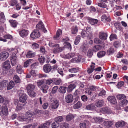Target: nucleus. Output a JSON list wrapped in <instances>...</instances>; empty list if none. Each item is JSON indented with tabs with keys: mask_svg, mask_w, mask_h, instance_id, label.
<instances>
[{
	"mask_svg": "<svg viewBox=\"0 0 128 128\" xmlns=\"http://www.w3.org/2000/svg\"><path fill=\"white\" fill-rule=\"evenodd\" d=\"M35 86L33 84H29L26 86V89L28 95L31 97L36 96V93L34 91Z\"/></svg>",
	"mask_w": 128,
	"mask_h": 128,
	"instance_id": "1",
	"label": "nucleus"
},
{
	"mask_svg": "<svg viewBox=\"0 0 128 128\" xmlns=\"http://www.w3.org/2000/svg\"><path fill=\"white\" fill-rule=\"evenodd\" d=\"M18 94L20 96L19 98L20 101L22 103L26 102L27 99V95L24 93V91L22 90H20L18 92Z\"/></svg>",
	"mask_w": 128,
	"mask_h": 128,
	"instance_id": "2",
	"label": "nucleus"
},
{
	"mask_svg": "<svg viewBox=\"0 0 128 128\" xmlns=\"http://www.w3.org/2000/svg\"><path fill=\"white\" fill-rule=\"evenodd\" d=\"M10 62L9 60H6L2 63V67L4 70H5V74L7 73V70H9L10 67Z\"/></svg>",
	"mask_w": 128,
	"mask_h": 128,
	"instance_id": "3",
	"label": "nucleus"
},
{
	"mask_svg": "<svg viewBox=\"0 0 128 128\" xmlns=\"http://www.w3.org/2000/svg\"><path fill=\"white\" fill-rule=\"evenodd\" d=\"M64 48L60 46L59 44H56L53 49L52 51L54 53L58 54L64 50Z\"/></svg>",
	"mask_w": 128,
	"mask_h": 128,
	"instance_id": "4",
	"label": "nucleus"
},
{
	"mask_svg": "<svg viewBox=\"0 0 128 128\" xmlns=\"http://www.w3.org/2000/svg\"><path fill=\"white\" fill-rule=\"evenodd\" d=\"M36 28L42 31L44 33L46 32L47 31L44 27V24L41 21L38 22V24L36 26Z\"/></svg>",
	"mask_w": 128,
	"mask_h": 128,
	"instance_id": "5",
	"label": "nucleus"
},
{
	"mask_svg": "<svg viewBox=\"0 0 128 128\" xmlns=\"http://www.w3.org/2000/svg\"><path fill=\"white\" fill-rule=\"evenodd\" d=\"M51 108L53 109L57 108L59 105V103L58 101L54 98H51L50 100Z\"/></svg>",
	"mask_w": 128,
	"mask_h": 128,
	"instance_id": "6",
	"label": "nucleus"
},
{
	"mask_svg": "<svg viewBox=\"0 0 128 128\" xmlns=\"http://www.w3.org/2000/svg\"><path fill=\"white\" fill-rule=\"evenodd\" d=\"M85 59L84 58L82 59V56H79L76 57L72 59L71 60V61L73 62L78 63L80 62L82 60V61L83 62L85 60Z\"/></svg>",
	"mask_w": 128,
	"mask_h": 128,
	"instance_id": "7",
	"label": "nucleus"
},
{
	"mask_svg": "<svg viewBox=\"0 0 128 128\" xmlns=\"http://www.w3.org/2000/svg\"><path fill=\"white\" fill-rule=\"evenodd\" d=\"M52 69V67L49 64H46L43 67V70L46 73H49Z\"/></svg>",
	"mask_w": 128,
	"mask_h": 128,
	"instance_id": "8",
	"label": "nucleus"
},
{
	"mask_svg": "<svg viewBox=\"0 0 128 128\" xmlns=\"http://www.w3.org/2000/svg\"><path fill=\"white\" fill-rule=\"evenodd\" d=\"M10 60L12 65V66H15L18 61L16 54H14L12 55Z\"/></svg>",
	"mask_w": 128,
	"mask_h": 128,
	"instance_id": "9",
	"label": "nucleus"
},
{
	"mask_svg": "<svg viewBox=\"0 0 128 128\" xmlns=\"http://www.w3.org/2000/svg\"><path fill=\"white\" fill-rule=\"evenodd\" d=\"M40 36V33L37 30H34L30 34L31 37L33 38H37Z\"/></svg>",
	"mask_w": 128,
	"mask_h": 128,
	"instance_id": "10",
	"label": "nucleus"
},
{
	"mask_svg": "<svg viewBox=\"0 0 128 128\" xmlns=\"http://www.w3.org/2000/svg\"><path fill=\"white\" fill-rule=\"evenodd\" d=\"M73 100V96L71 94H68L66 95L65 97V100L67 103H69L72 102Z\"/></svg>",
	"mask_w": 128,
	"mask_h": 128,
	"instance_id": "11",
	"label": "nucleus"
},
{
	"mask_svg": "<svg viewBox=\"0 0 128 128\" xmlns=\"http://www.w3.org/2000/svg\"><path fill=\"white\" fill-rule=\"evenodd\" d=\"M19 33L20 36L23 38L28 36V31L24 29L20 31Z\"/></svg>",
	"mask_w": 128,
	"mask_h": 128,
	"instance_id": "12",
	"label": "nucleus"
},
{
	"mask_svg": "<svg viewBox=\"0 0 128 128\" xmlns=\"http://www.w3.org/2000/svg\"><path fill=\"white\" fill-rule=\"evenodd\" d=\"M104 43H103V44L102 45H98L94 46L92 48V50L94 52H96L101 48H104Z\"/></svg>",
	"mask_w": 128,
	"mask_h": 128,
	"instance_id": "13",
	"label": "nucleus"
},
{
	"mask_svg": "<svg viewBox=\"0 0 128 128\" xmlns=\"http://www.w3.org/2000/svg\"><path fill=\"white\" fill-rule=\"evenodd\" d=\"M98 36L99 38L100 39L104 40L106 39L107 37V34L102 32H99Z\"/></svg>",
	"mask_w": 128,
	"mask_h": 128,
	"instance_id": "14",
	"label": "nucleus"
},
{
	"mask_svg": "<svg viewBox=\"0 0 128 128\" xmlns=\"http://www.w3.org/2000/svg\"><path fill=\"white\" fill-rule=\"evenodd\" d=\"M101 110L104 113L106 114H110L112 112L111 110L108 107L103 108L101 109Z\"/></svg>",
	"mask_w": 128,
	"mask_h": 128,
	"instance_id": "15",
	"label": "nucleus"
},
{
	"mask_svg": "<svg viewBox=\"0 0 128 128\" xmlns=\"http://www.w3.org/2000/svg\"><path fill=\"white\" fill-rule=\"evenodd\" d=\"M101 20L104 22H110L111 20L110 16L108 15L106 16L104 14L102 15L101 18Z\"/></svg>",
	"mask_w": 128,
	"mask_h": 128,
	"instance_id": "16",
	"label": "nucleus"
},
{
	"mask_svg": "<svg viewBox=\"0 0 128 128\" xmlns=\"http://www.w3.org/2000/svg\"><path fill=\"white\" fill-rule=\"evenodd\" d=\"M1 58L2 60H5L9 56V53L6 52H2L0 54Z\"/></svg>",
	"mask_w": 128,
	"mask_h": 128,
	"instance_id": "17",
	"label": "nucleus"
},
{
	"mask_svg": "<svg viewBox=\"0 0 128 128\" xmlns=\"http://www.w3.org/2000/svg\"><path fill=\"white\" fill-rule=\"evenodd\" d=\"M108 100L111 103L115 104L117 103L116 98L114 96H109L107 98Z\"/></svg>",
	"mask_w": 128,
	"mask_h": 128,
	"instance_id": "18",
	"label": "nucleus"
},
{
	"mask_svg": "<svg viewBox=\"0 0 128 128\" xmlns=\"http://www.w3.org/2000/svg\"><path fill=\"white\" fill-rule=\"evenodd\" d=\"M75 55L74 53L71 52L64 55L63 58L65 59H69L74 57Z\"/></svg>",
	"mask_w": 128,
	"mask_h": 128,
	"instance_id": "19",
	"label": "nucleus"
},
{
	"mask_svg": "<svg viewBox=\"0 0 128 128\" xmlns=\"http://www.w3.org/2000/svg\"><path fill=\"white\" fill-rule=\"evenodd\" d=\"M34 115V112L30 110L27 112L26 114V115L27 117L29 118L32 117V118L30 119V121L32 120L33 117H32Z\"/></svg>",
	"mask_w": 128,
	"mask_h": 128,
	"instance_id": "20",
	"label": "nucleus"
},
{
	"mask_svg": "<svg viewBox=\"0 0 128 128\" xmlns=\"http://www.w3.org/2000/svg\"><path fill=\"white\" fill-rule=\"evenodd\" d=\"M1 113L3 114L6 116L7 115L8 113V110L6 106L2 107L0 111Z\"/></svg>",
	"mask_w": 128,
	"mask_h": 128,
	"instance_id": "21",
	"label": "nucleus"
},
{
	"mask_svg": "<svg viewBox=\"0 0 128 128\" xmlns=\"http://www.w3.org/2000/svg\"><path fill=\"white\" fill-rule=\"evenodd\" d=\"M8 82L7 80H3L0 83V88L6 87L8 85Z\"/></svg>",
	"mask_w": 128,
	"mask_h": 128,
	"instance_id": "22",
	"label": "nucleus"
},
{
	"mask_svg": "<svg viewBox=\"0 0 128 128\" xmlns=\"http://www.w3.org/2000/svg\"><path fill=\"white\" fill-rule=\"evenodd\" d=\"M22 67L20 65H18L16 67V70L17 72L19 74H21L23 72L24 70L22 69Z\"/></svg>",
	"mask_w": 128,
	"mask_h": 128,
	"instance_id": "23",
	"label": "nucleus"
},
{
	"mask_svg": "<svg viewBox=\"0 0 128 128\" xmlns=\"http://www.w3.org/2000/svg\"><path fill=\"white\" fill-rule=\"evenodd\" d=\"M104 104V101L103 100H99L95 103L96 106L98 107L102 106Z\"/></svg>",
	"mask_w": 128,
	"mask_h": 128,
	"instance_id": "24",
	"label": "nucleus"
},
{
	"mask_svg": "<svg viewBox=\"0 0 128 128\" xmlns=\"http://www.w3.org/2000/svg\"><path fill=\"white\" fill-rule=\"evenodd\" d=\"M92 64L93 65H91L90 68H88L87 70V72L89 74L92 73L94 70V68L95 67V64L94 63L92 62Z\"/></svg>",
	"mask_w": 128,
	"mask_h": 128,
	"instance_id": "25",
	"label": "nucleus"
},
{
	"mask_svg": "<svg viewBox=\"0 0 128 128\" xmlns=\"http://www.w3.org/2000/svg\"><path fill=\"white\" fill-rule=\"evenodd\" d=\"M35 54L34 52L30 50H29L27 53L26 57L27 58H32L34 57Z\"/></svg>",
	"mask_w": 128,
	"mask_h": 128,
	"instance_id": "26",
	"label": "nucleus"
},
{
	"mask_svg": "<svg viewBox=\"0 0 128 128\" xmlns=\"http://www.w3.org/2000/svg\"><path fill=\"white\" fill-rule=\"evenodd\" d=\"M62 34V31L61 30L58 29L57 31L56 36H54V38L55 40L58 39L60 35Z\"/></svg>",
	"mask_w": 128,
	"mask_h": 128,
	"instance_id": "27",
	"label": "nucleus"
},
{
	"mask_svg": "<svg viewBox=\"0 0 128 128\" xmlns=\"http://www.w3.org/2000/svg\"><path fill=\"white\" fill-rule=\"evenodd\" d=\"M96 108L95 106L93 104H90L86 107V108L88 110H95Z\"/></svg>",
	"mask_w": 128,
	"mask_h": 128,
	"instance_id": "28",
	"label": "nucleus"
},
{
	"mask_svg": "<svg viewBox=\"0 0 128 128\" xmlns=\"http://www.w3.org/2000/svg\"><path fill=\"white\" fill-rule=\"evenodd\" d=\"M24 104L18 103L16 106V109L17 111L20 110L24 108Z\"/></svg>",
	"mask_w": 128,
	"mask_h": 128,
	"instance_id": "29",
	"label": "nucleus"
},
{
	"mask_svg": "<svg viewBox=\"0 0 128 128\" xmlns=\"http://www.w3.org/2000/svg\"><path fill=\"white\" fill-rule=\"evenodd\" d=\"M80 69V68L78 67L73 68L69 69L68 71L71 73H75L77 72Z\"/></svg>",
	"mask_w": 128,
	"mask_h": 128,
	"instance_id": "30",
	"label": "nucleus"
},
{
	"mask_svg": "<svg viewBox=\"0 0 128 128\" xmlns=\"http://www.w3.org/2000/svg\"><path fill=\"white\" fill-rule=\"evenodd\" d=\"M6 18L4 12L0 11V22H4Z\"/></svg>",
	"mask_w": 128,
	"mask_h": 128,
	"instance_id": "31",
	"label": "nucleus"
},
{
	"mask_svg": "<svg viewBox=\"0 0 128 128\" xmlns=\"http://www.w3.org/2000/svg\"><path fill=\"white\" fill-rule=\"evenodd\" d=\"M98 22V20L96 19L90 18L88 19V22L92 25H94L96 24Z\"/></svg>",
	"mask_w": 128,
	"mask_h": 128,
	"instance_id": "32",
	"label": "nucleus"
},
{
	"mask_svg": "<svg viewBox=\"0 0 128 128\" xmlns=\"http://www.w3.org/2000/svg\"><path fill=\"white\" fill-rule=\"evenodd\" d=\"M43 92L44 93H46L48 92V87L46 85H44L42 87Z\"/></svg>",
	"mask_w": 128,
	"mask_h": 128,
	"instance_id": "33",
	"label": "nucleus"
},
{
	"mask_svg": "<svg viewBox=\"0 0 128 128\" xmlns=\"http://www.w3.org/2000/svg\"><path fill=\"white\" fill-rule=\"evenodd\" d=\"M66 87L65 86H61L59 89V92L62 94L66 93Z\"/></svg>",
	"mask_w": 128,
	"mask_h": 128,
	"instance_id": "34",
	"label": "nucleus"
},
{
	"mask_svg": "<svg viewBox=\"0 0 128 128\" xmlns=\"http://www.w3.org/2000/svg\"><path fill=\"white\" fill-rule=\"evenodd\" d=\"M14 82L12 81H11L7 86V90H10L12 89L14 87Z\"/></svg>",
	"mask_w": 128,
	"mask_h": 128,
	"instance_id": "35",
	"label": "nucleus"
},
{
	"mask_svg": "<svg viewBox=\"0 0 128 128\" xmlns=\"http://www.w3.org/2000/svg\"><path fill=\"white\" fill-rule=\"evenodd\" d=\"M128 102L127 100L124 99L120 102L119 105L120 106H124L127 104Z\"/></svg>",
	"mask_w": 128,
	"mask_h": 128,
	"instance_id": "36",
	"label": "nucleus"
},
{
	"mask_svg": "<svg viewBox=\"0 0 128 128\" xmlns=\"http://www.w3.org/2000/svg\"><path fill=\"white\" fill-rule=\"evenodd\" d=\"M78 30L77 26L72 27L71 28L72 34H76L78 32Z\"/></svg>",
	"mask_w": 128,
	"mask_h": 128,
	"instance_id": "37",
	"label": "nucleus"
},
{
	"mask_svg": "<svg viewBox=\"0 0 128 128\" xmlns=\"http://www.w3.org/2000/svg\"><path fill=\"white\" fill-rule=\"evenodd\" d=\"M81 36L82 38H84L88 37L90 38L88 36V34L87 32L85 30H83L81 33Z\"/></svg>",
	"mask_w": 128,
	"mask_h": 128,
	"instance_id": "38",
	"label": "nucleus"
},
{
	"mask_svg": "<svg viewBox=\"0 0 128 128\" xmlns=\"http://www.w3.org/2000/svg\"><path fill=\"white\" fill-rule=\"evenodd\" d=\"M7 49L10 54L13 53V54H12V55L14 54H16L17 52V50L16 48H8Z\"/></svg>",
	"mask_w": 128,
	"mask_h": 128,
	"instance_id": "39",
	"label": "nucleus"
},
{
	"mask_svg": "<svg viewBox=\"0 0 128 128\" xmlns=\"http://www.w3.org/2000/svg\"><path fill=\"white\" fill-rule=\"evenodd\" d=\"M76 86V85L75 84H72L70 85L68 87V90L69 92L72 91V90Z\"/></svg>",
	"mask_w": 128,
	"mask_h": 128,
	"instance_id": "40",
	"label": "nucleus"
},
{
	"mask_svg": "<svg viewBox=\"0 0 128 128\" xmlns=\"http://www.w3.org/2000/svg\"><path fill=\"white\" fill-rule=\"evenodd\" d=\"M9 22L12 27L14 28L16 26L18 22L16 21L10 20H9Z\"/></svg>",
	"mask_w": 128,
	"mask_h": 128,
	"instance_id": "41",
	"label": "nucleus"
},
{
	"mask_svg": "<svg viewBox=\"0 0 128 128\" xmlns=\"http://www.w3.org/2000/svg\"><path fill=\"white\" fill-rule=\"evenodd\" d=\"M113 122L110 121L105 120L104 125L106 126L110 127L113 124Z\"/></svg>",
	"mask_w": 128,
	"mask_h": 128,
	"instance_id": "42",
	"label": "nucleus"
},
{
	"mask_svg": "<svg viewBox=\"0 0 128 128\" xmlns=\"http://www.w3.org/2000/svg\"><path fill=\"white\" fill-rule=\"evenodd\" d=\"M125 124L124 122L123 121L118 122L115 124V126L117 127L124 126Z\"/></svg>",
	"mask_w": 128,
	"mask_h": 128,
	"instance_id": "43",
	"label": "nucleus"
},
{
	"mask_svg": "<svg viewBox=\"0 0 128 128\" xmlns=\"http://www.w3.org/2000/svg\"><path fill=\"white\" fill-rule=\"evenodd\" d=\"M64 118L62 116H59L55 118L54 119L55 121L58 122L63 121Z\"/></svg>",
	"mask_w": 128,
	"mask_h": 128,
	"instance_id": "44",
	"label": "nucleus"
},
{
	"mask_svg": "<svg viewBox=\"0 0 128 128\" xmlns=\"http://www.w3.org/2000/svg\"><path fill=\"white\" fill-rule=\"evenodd\" d=\"M14 80L16 83H19L20 81L19 77L17 75L14 76Z\"/></svg>",
	"mask_w": 128,
	"mask_h": 128,
	"instance_id": "45",
	"label": "nucleus"
},
{
	"mask_svg": "<svg viewBox=\"0 0 128 128\" xmlns=\"http://www.w3.org/2000/svg\"><path fill=\"white\" fill-rule=\"evenodd\" d=\"M117 99L121 100L123 98H126V96L124 94H119L116 96Z\"/></svg>",
	"mask_w": 128,
	"mask_h": 128,
	"instance_id": "46",
	"label": "nucleus"
},
{
	"mask_svg": "<svg viewBox=\"0 0 128 128\" xmlns=\"http://www.w3.org/2000/svg\"><path fill=\"white\" fill-rule=\"evenodd\" d=\"M80 35L77 36L76 37L74 42V44L76 45L78 44L80 42Z\"/></svg>",
	"mask_w": 128,
	"mask_h": 128,
	"instance_id": "47",
	"label": "nucleus"
},
{
	"mask_svg": "<svg viewBox=\"0 0 128 128\" xmlns=\"http://www.w3.org/2000/svg\"><path fill=\"white\" fill-rule=\"evenodd\" d=\"M106 54V52L104 51H101L99 52L97 54V56L98 58H101L104 56Z\"/></svg>",
	"mask_w": 128,
	"mask_h": 128,
	"instance_id": "48",
	"label": "nucleus"
},
{
	"mask_svg": "<svg viewBox=\"0 0 128 128\" xmlns=\"http://www.w3.org/2000/svg\"><path fill=\"white\" fill-rule=\"evenodd\" d=\"M82 106V104L80 102H78L76 104L73 106V108L74 109H78L80 108Z\"/></svg>",
	"mask_w": 128,
	"mask_h": 128,
	"instance_id": "49",
	"label": "nucleus"
},
{
	"mask_svg": "<svg viewBox=\"0 0 128 128\" xmlns=\"http://www.w3.org/2000/svg\"><path fill=\"white\" fill-rule=\"evenodd\" d=\"M59 123L55 121V122L52 123V128H57L59 126Z\"/></svg>",
	"mask_w": 128,
	"mask_h": 128,
	"instance_id": "50",
	"label": "nucleus"
},
{
	"mask_svg": "<svg viewBox=\"0 0 128 128\" xmlns=\"http://www.w3.org/2000/svg\"><path fill=\"white\" fill-rule=\"evenodd\" d=\"M80 48L82 51L84 52L88 50V46L86 44H84L81 46Z\"/></svg>",
	"mask_w": 128,
	"mask_h": 128,
	"instance_id": "51",
	"label": "nucleus"
},
{
	"mask_svg": "<svg viewBox=\"0 0 128 128\" xmlns=\"http://www.w3.org/2000/svg\"><path fill=\"white\" fill-rule=\"evenodd\" d=\"M99 118L94 117L93 118H90V120L93 122H98Z\"/></svg>",
	"mask_w": 128,
	"mask_h": 128,
	"instance_id": "52",
	"label": "nucleus"
},
{
	"mask_svg": "<svg viewBox=\"0 0 128 128\" xmlns=\"http://www.w3.org/2000/svg\"><path fill=\"white\" fill-rule=\"evenodd\" d=\"M51 122L50 121H47L43 125L44 128H48L51 124Z\"/></svg>",
	"mask_w": 128,
	"mask_h": 128,
	"instance_id": "53",
	"label": "nucleus"
},
{
	"mask_svg": "<svg viewBox=\"0 0 128 128\" xmlns=\"http://www.w3.org/2000/svg\"><path fill=\"white\" fill-rule=\"evenodd\" d=\"M54 83L56 85H58L60 84L62 82V80L60 78H58V79H54Z\"/></svg>",
	"mask_w": 128,
	"mask_h": 128,
	"instance_id": "54",
	"label": "nucleus"
},
{
	"mask_svg": "<svg viewBox=\"0 0 128 128\" xmlns=\"http://www.w3.org/2000/svg\"><path fill=\"white\" fill-rule=\"evenodd\" d=\"M32 60V59H29L27 60L24 64V66L25 67H27L31 63V62Z\"/></svg>",
	"mask_w": 128,
	"mask_h": 128,
	"instance_id": "55",
	"label": "nucleus"
},
{
	"mask_svg": "<svg viewBox=\"0 0 128 128\" xmlns=\"http://www.w3.org/2000/svg\"><path fill=\"white\" fill-rule=\"evenodd\" d=\"M94 43H95L96 44H101L102 43L103 44V43L102 41L100 40L99 38H94Z\"/></svg>",
	"mask_w": 128,
	"mask_h": 128,
	"instance_id": "56",
	"label": "nucleus"
},
{
	"mask_svg": "<svg viewBox=\"0 0 128 128\" xmlns=\"http://www.w3.org/2000/svg\"><path fill=\"white\" fill-rule=\"evenodd\" d=\"M44 58L43 56H41L38 58V60L41 64H43L44 62Z\"/></svg>",
	"mask_w": 128,
	"mask_h": 128,
	"instance_id": "57",
	"label": "nucleus"
},
{
	"mask_svg": "<svg viewBox=\"0 0 128 128\" xmlns=\"http://www.w3.org/2000/svg\"><path fill=\"white\" fill-rule=\"evenodd\" d=\"M93 53L92 50H89L87 52V56L88 58H91L93 55Z\"/></svg>",
	"mask_w": 128,
	"mask_h": 128,
	"instance_id": "58",
	"label": "nucleus"
},
{
	"mask_svg": "<svg viewBox=\"0 0 128 128\" xmlns=\"http://www.w3.org/2000/svg\"><path fill=\"white\" fill-rule=\"evenodd\" d=\"M18 120L21 121H24L26 120L25 117L23 115L19 116L18 118Z\"/></svg>",
	"mask_w": 128,
	"mask_h": 128,
	"instance_id": "59",
	"label": "nucleus"
},
{
	"mask_svg": "<svg viewBox=\"0 0 128 128\" xmlns=\"http://www.w3.org/2000/svg\"><path fill=\"white\" fill-rule=\"evenodd\" d=\"M98 6L101 8H106V5L105 3L103 2H100L98 4Z\"/></svg>",
	"mask_w": 128,
	"mask_h": 128,
	"instance_id": "60",
	"label": "nucleus"
},
{
	"mask_svg": "<svg viewBox=\"0 0 128 128\" xmlns=\"http://www.w3.org/2000/svg\"><path fill=\"white\" fill-rule=\"evenodd\" d=\"M74 118L72 114L68 115L66 117V119L67 121H70Z\"/></svg>",
	"mask_w": 128,
	"mask_h": 128,
	"instance_id": "61",
	"label": "nucleus"
},
{
	"mask_svg": "<svg viewBox=\"0 0 128 128\" xmlns=\"http://www.w3.org/2000/svg\"><path fill=\"white\" fill-rule=\"evenodd\" d=\"M116 38L117 36L116 34H112L110 36V40L112 41L113 40L116 39Z\"/></svg>",
	"mask_w": 128,
	"mask_h": 128,
	"instance_id": "62",
	"label": "nucleus"
},
{
	"mask_svg": "<svg viewBox=\"0 0 128 128\" xmlns=\"http://www.w3.org/2000/svg\"><path fill=\"white\" fill-rule=\"evenodd\" d=\"M32 47L33 49H36L39 48V45L36 43H34L32 44Z\"/></svg>",
	"mask_w": 128,
	"mask_h": 128,
	"instance_id": "63",
	"label": "nucleus"
},
{
	"mask_svg": "<svg viewBox=\"0 0 128 128\" xmlns=\"http://www.w3.org/2000/svg\"><path fill=\"white\" fill-rule=\"evenodd\" d=\"M61 126H62V128H68L69 127L68 124L64 122L62 124Z\"/></svg>",
	"mask_w": 128,
	"mask_h": 128,
	"instance_id": "64",
	"label": "nucleus"
}]
</instances>
